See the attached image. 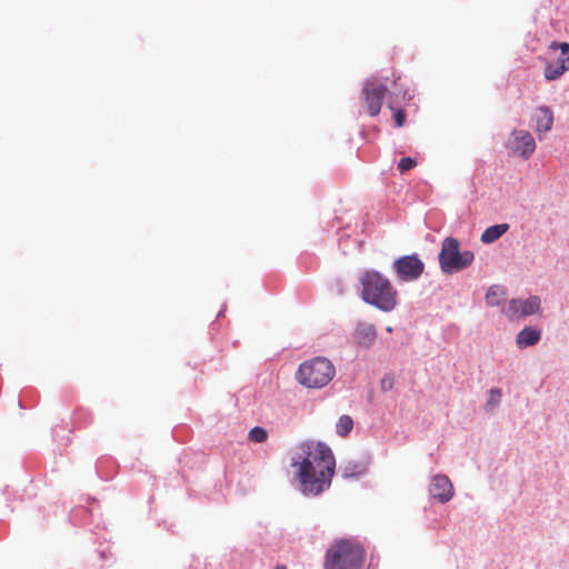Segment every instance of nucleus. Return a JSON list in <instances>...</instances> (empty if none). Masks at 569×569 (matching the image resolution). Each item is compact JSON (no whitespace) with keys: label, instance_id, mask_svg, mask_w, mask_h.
<instances>
[{"label":"nucleus","instance_id":"a211bd4d","mask_svg":"<svg viewBox=\"0 0 569 569\" xmlns=\"http://www.w3.org/2000/svg\"><path fill=\"white\" fill-rule=\"evenodd\" d=\"M352 428L353 420L348 415L341 416L336 425L337 433L341 437H346L348 433H350Z\"/></svg>","mask_w":569,"mask_h":569},{"label":"nucleus","instance_id":"ddd939ff","mask_svg":"<svg viewBox=\"0 0 569 569\" xmlns=\"http://www.w3.org/2000/svg\"><path fill=\"white\" fill-rule=\"evenodd\" d=\"M533 121L536 122V131L538 134L548 132L553 126V112L549 107H539L533 113Z\"/></svg>","mask_w":569,"mask_h":569},{"label":"nucleus","instance_id":"39448f33","mask_svg":"<svg viewBox=\"0 0 569 569\" xmlns=\"http://www.w3.org/2000/svg\"><path fill=\"white\" fill-rule=\"evenodd\" d=\"M475 259L473 252H460L459 241L456 238H446L439 253V263L445 273H455L469 267Z\"/></svg>","mask_w":569,"mask_h":569},{"label":"nucleus","instance_id":"9b49d317","mask_svg":"<svg viewBox=\"0 0 569 569\" xmlns=\"http://www.w3.org/2000/svg\"><path fill=\"white\" fill-rule=\"evenodd\" d=\"M430 495L440 502L449 501L453 496V486L447 476L438 475L432 478L429 487Z\"/></svg>","mask_w":569,"mask_h":569},{"label":"nucleus","instance_id":"6e6552de","mask_svg":"<svg viewBox=\"0 0 569 569\" xmlns=\"http://www.w3.org/2000/svg\"><path fill=\"white\" fill-rule=\"evenodd\" d=\"M399 280L410 282L417 280L425 270L423 262L417 256H405L393 263Z\"/></svg>","mask_w":569,"mask_h":569},{"label":"nucleus","instance_id":"f257e3e1","mask_svg":"<svg viewBox=\"0 0 569 569\" xmlns=\"http://www.w3.org/2000/svg\"><path fill=\"white\" fill-rule=\"evenodd\" d=\"M299 462L298 478L305 495L317 496L331 485L336 469L332 450L322 442L307 441Z\"/></svg>","mask_w":569,"mask_h":569},{"label":"nucleus","instance_id":"2eb2a0df","mask_svg":"<svg viewBox=\"0 0 569 569\" xmlns=\"http://www.w3.org/2000/svg\"><path fill=\"white\" fill-rule=\"evenodd\" d=\"M509 230L508 223H499L487 228L480 237L481 242L492 243Z\"/></svg>","mask_w":569,"mask_h":569},{"label":"nucleus","instance_id":"7ed1b4c3","mask_svg":"<svg viewBox=\"0 0 569 569\" xmlns=\"http://www.w3.org/2000/svg\"><path fill=\"white\" fill-rule=\"evenodd\" d=\"M365 549L355 539H340L329 547L326 567L330 569H353L363 565Z\"/></svg>","mask_w":569,"mask_h":569},{"label":"nucleus","instance_id":"412c9836","mask_svg":"<svg viewBox=\"0 0 569 569\" xmlns=\"http://www.w3.org/2000/svg\"><path fill=\"white\" fill-rule=\"evenodd\" d=\"M501 391L498 388H492L489 391V398H488V406L495 407L497 406L501 400Z\"/></svg>","mask_w":569,"mask_h":569},{"label":"nucleus","instance_id":"dca6fc26","mask_svg":"<svg viewBox=\"0 0 569 569\" xmlns=\"http://www.w3.org/2000/svg\"><path fill=\"white\" fill-rule=\"evenodd\" d=\"M367 470V466L360 461H348L342 466V476L345 478L359 477Z\"/></svg>","mask_w":569,"mask_h":569},{"label":"nucleus","instance_id":"423d86ee","mask_svg":"<svg viewBox=\"0 0 569 569\" xmlns=\"http://www.w3.org/2000/svg\"><path fill=\"white\" fill-rule=\"evenodd\" d=\"M387 91V86L377 80L366 82L362 89V96L367 112L371 117L379 114Z\"/></svg>","mask_w":569,"mask_h":569},{"label":"nucleus","instance_id":"f3484780","mask_svg":"<svg viewBox=\"0 0 569 569\" xmlns=\"http://www.w3.org/2000/svg\"><path fill=\"white\" fill-rule=\"evenodd\" d=\"M506 292L503 288L499 286H491L486 295V301L489 306H498L505 298Z\"/></svg>","mask_w":569,"mask_h":569},{"label":"nucleus","instance_id":"1a4fd4ad","mask_svg":"<svg viewBox=\"0 0 569 569\" xmlns=\"http://www.w3.org/2000/svg\"><path fill=\"white\" fill-rule=\"evenodd\" d=\"M540 303V298L537 296H531L526 300L511 299L503 309V313L509 319L527 317L538 312Z\"/></svg>","mask_w":569,"mask_h":569},{"label":"nucleus","instance_id":"20e7f679","mask_svg":"<svg viewBox=\"0 0 569 569\" xmlns=\"http://www.w3.org/2000/svg\"><path fill=\"white\" fill-rule=\"evenodd\" d=\"M336 368L325 357H313L299 365L296 380L308 389H321L335 377Z\"/></svg>","mask_w":569,"mask_h":569},{"label":"nucleus","instance_id":"0eeeda50","mask_svg":"<svg viewBox=\"0 0 569 569\" xmlns=\"http://www.w3.org/2000/svg\"><path fill=\"white\" fill-rule=\"evenodd\" d=\"M506 147L513 154L528 159L536 150V142L529 131L515 129L508 138Z\"/></svg>","mask_w":569,"mask_h":569},{"label":"nucleus","instance_id":"6ab92c4d","mask_svg":"<svg viewBox=\"0 0 569 569\" xmlns=\"http://www.w3.org/2000/svg\"><path fill=\"white\" fill-rule=\"evenodd\" d=\"M249 439L252 442L261 443L268 439V432L262 427H254L249 432Z\"/></svg>","mask_w":569,"mask_h":569},{"label":"nucleus","instance_id":"4be33fe9","mask_svg":"<svg viewBox=\"0 0 569 569\" xmlns=\"http://www.w3.org/2000/svg\"><path fill=\"white\" fill-rule=\"evenodd\" d=\"M395 121L397 127H402L406 121V112L402 109H398L395 112Z\"/></svg>","mask_w":569,"mask_h":569},{"label":"nucleus","instance_id":"9d476101","mask_svg":"<svg viewBox=\"0 0 569 569\" xmlns=\"http://www.w3.org/2000/svg\"><path fill=\"white\" fill-rule=\"evenodd\" d=\"M551 49L559 48L561 51V57L557 60L556 63H548L545 68V78L547 80H557L559 79L566 71L569 70V43L568 42H552L550 44Z\"/></svg>","mask_w":569,"mask_h":569},{"label":"nucleus","instance_id":"aec40b11","mask_svg":"<svg viewBox=\"0 0 569 569\" xmlns=\"http://www.w3.org/2000/svg\"><path fill=\"white\" fill-rule=\"evenodd\" d=\"M417 164L416 160L410 158V157H405L402 159H400L399 163H398V168L401 172H405V171H408L412 168H415Z\"/></svg>","mask_w":569,"mask_h":569},{"label":"nucleus","instance_id":"f03ea898","mask_svg":"<svg viewBox=\"0 0 569 569\" xmlns=\"http://www.w3.org/2000/svg\"><path fill=\"white\" fill-rule=\"evenodd\" d=\"M362 299L382 311H391L397 305L398 292L391 282L375 270L366 271L361 278Z\"/></svg>","mask_w":569,"mask_h":569},{"label":"nucleus","instance_id":"f8f14e48","mask_svg":"<svg viewBox=\"0 0 569 569\" xmlns=\"http://www.w3.org/2000/svg\"><path fill=\"white\" fill-rule=\"evenodd\" d=\"M352 338L358 346L368 348L377 338V329L371 323L360 322L355 328Z\"/></svg>","mask_w":569,"mask_h":569},{"label":"nucleus","instance_id":"4468645a","mask_svg":"<svg viewBox=\"0 0 569 569\" xmlns=\"http://www.w3.org/2000/svg\"><path fill=\"white\" fill-rule=\"evenodd\" d=\"M541 338V331L531 327H526L517 335V346L519 348H527L535 346Z\"/></svg>","mask_w":569,"mask_h":569}]
</instances>
